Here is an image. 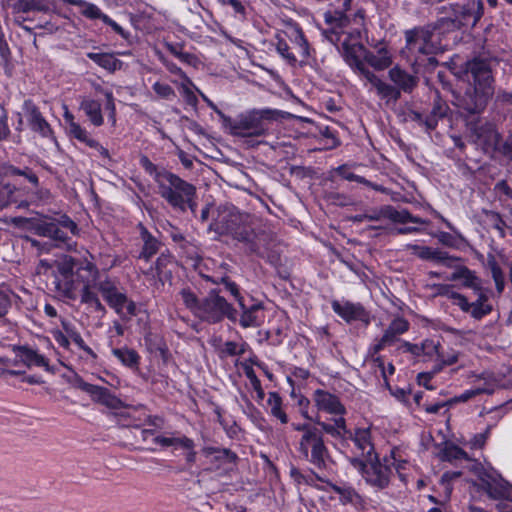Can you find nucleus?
<instances>
[{"instance_id": "37998d69", "label": "nucleus", "mask_w": 512, "mask_h": 512, "mask_svg": "<svg viewBox=\"0 0 512 512\" xmlns=\"http://www.w3.org/2000/svg\"><path fill=\"white\" fill-rule=\"evenodd\" d=\"M487 268L489 269L491 276L495 282L496 290L498 294H501L505 288V276L499 266L496 258L493 255L487 257Z\"/></svg>"}, {"instance_id": "0eeeda50", "label": "nucleus", "mask_w": 512, "mask_h": 512, "mask_svg": "<svg viewBox=\"0 0 512 512\" xmlns=\"http://www.w3.org/2000/svg\"><path fill=\"white\" fill-rule=\"evenodd\" d=\"M312 400L318 412L331 415V422L322 421L319 417L314 422L332 437H342L346 433V408L335 394L323 389L314 391Z\"/></svg>"}, {"instance_id": "58836bf2", "label": "nucleus", "mask_w": 512, "mask_h": 512, "mask_svg": "<svg viewBox=\"0 0 512 512\" xmlns=\"http://www.w3.org/2000/svg\"><path fill=\"white\" fill-rule=\"evenodd\" d=\"M485 379V387H472L470 389L465 390L458 396H455L451 401L452 402H466L471 398L480 395V394H492L497 387V381H495L492 377H484Z\"/></svg>"}, {"instance_id": "e2e57ef3", "label": "nucleus", "mask_w": 512, "mask_h": 512, "mask_svg": "<svg viewBox=\"0 0 512 512\" xmlns=\"http://www.w3.org/2000/svg\"><path fill=\"white\" fill-rule=\"evenodd\" d=\"M222 6H229L231 7L233 14L235 17H238L240 19L245 18V7L244 5L238 1V0H217Z\"/></svg>"}, {"instance_id": "a878e982", "label": "nucleus", "mask_w": 512, "mask_h": 512, "mask_svg": "<svg viewBox=\"0 0 512 512\" xmlns=\"http://www.w3.org/2000/svg\"><path fill=\"white\" fill-rule=\"evenodd\" d=\"M138 228L141 241L143 242L142 249L139 253V259L149 262L154 255L160 252L162 243L142 224H139Z\"/></svg>"}, {"instance_id": "0e129e2a", "label": "nucleus", "mask_w": 512, "mask_h": 512, "mask_svg": "<svg viewBox=\"0 0 512 512\" xmlns=\"http://www.w3.org/2000/svg\"><path fill=\"white\" fill-rule=\"evenodd\" d=\"M152 88L153 91L163 99H171L175 96L173 88L166 83L155 82Z\"/></svg>"}, {"instance_id": "7c9ffc66", "label": "nucleus", "mask_w": 512, "mask_h": 512, "mask_svg": "<svg viewBox=\"0 0 512 512\" xmlns=\"http://www.w3.org/2000/svg\"><path fill=\"white\" fill-rule=\"evenodd\" d=\"M352 441L359 454L363 457L361 460H368L374 456V446L371 442V432L368 428H360L355 431Z\"/></svg>"}, {"instance_id": "39448f33", "label": "nucleus", "mask_w": 512, "mask_h": 512, "mask_svg": "<svg viewBox=\"0 0 512 512\" xmlns=\"http://www.w3.org/2000/svg\"><path fill=\"white\" fill-rule=\"evenodd\" d=\"M74 268V259L62 255L54 260L41 259L36 266V273L51 277L55 291L63 297L73 299L77 287Z\"/></svg>"}, {"instance_id": "e433bc0d", "label": "nucleus", "mask_w": 512, "mask_h": 512, "mask_svg": "<svg viewBox=\"0 0 512 512\" xmlns=\"http://www.w3.org/2000/svg\"><path fill=\"white\" fill-rule=\"evenodd\" d=\"M63 117L67 124L69 136L89 146V143L90 141H93V138L90 136L88 131L79 123L75 122L74 116L68 110L65 111Z\"/></svg>"}, {"instance_id": "473e14b6", "label": "nucleus", "mask_w": 512, "mask_h": 512, "mask_svg": "<svg viewBox=\"0 0 512 512\" xmlns=\"http://www.w3.org/2000/svg\"><path fill=\"white\" fill-rule=\"evenodd\" d=\"M80 109L94 126L99 127L104 123L101 103L99 101L90 97H84L80 102Z\"/></svg>"}, {"instance_id": "c756f323", "label": "nucleus", "mask_w": 512, "mask_h": 512, "mask_svg": "<svg viewBox=\"0 0 512 512\" xmlns=\"http://www.w3.org/2000/svg\"><path fill=\"white\" fill-rule=\"evenodd\" d=\"M107 304L121 317H131L137 314L135 302L130 300L122 291H119L109 299Z\"/></svg>"}, {"instance_id": "cd10ccee", "label": "nucleus", "mask_w": 512, "mask_h": 512, "mask_svg": "<svg viewBox=\"0 0 512 512\" xmlns=\"http://www.w3.org/2000/svg\"><path fill=\"white\" fill-rule=\"evenodd\" d=\"M203 456L209 463L216 468H220L225 464H232L236 460V455L229 449L213 446H205L201 450Z\"/></svg>"}, {"instance_id": "f8f14e48", "label": "nucleus", "mask_w": 512, "mask_h": 512, "mask_svg": "<svg viewBox=\"0 0 512 512\" xmlns=\"http://www.w3.org/2000/svg\"><path fill=\"white\" fill-rule=\"evenodd\" d=\"M270 110H253L239 115L236 119H228L230 133L234 136H261L266 128L263 120L268 118Z\"/></svg>"}, {"instance_id": "603ef678", "label": "nucleus", "mask_w": 512, "mask_h": 512, "mask_svg": "<svg viewBox=\"0 0 512 512\" xmlns=\"http://www.w3.org/2000/svg\"><path fill=\"white\" fill-rule=\"evenodd\" d=\"M422 356L427 360L438 359L440 356V343L432 339H425L422 342Z\"/></svg>"}, {"instance_id": "b1692460", "label": "nucleus", "mask_w": 512, "mask_h": 512, "mask_svg": "<svg viewBox=\"0 0 512 512\" xmlns=\"http://www.w3.org/2000/svg\"><path fill=\"white\" fill-rule=\"evenodd\" d=\"M239 307L242 310L240 316V325L244 328L258 327L264 321L263 305L261 303H253L247 306L243 301H240Z\"/></svg>"}, {"instance_id": "c85d7f7f", "label": "nucleus", "mask_w": 512, "mask_h": 512, "mask_svg": "<svg viewBox=\"0 0 512 512\" xmlns=\"http://www.w3.org/2000/svg\"><path fill=\"white\" fill-rule=\"evenodd\" d=\"M289 40L292 44L297 48L298 53L301 57V64L308 63V60L312 56V49L303 34V31L298 27H291L287 32H285Z\"/></svg>"}, {"instance_id": "ddd939ff", "label": "nucleus", "mask_w": 512, "mask_h": 512, "mask_svg": "<svg viewBox=\"0 0 512 512\" xmlns=\"http://www.w3.org/2000/svg\"><path fill=\"white\" fill-rule=\"evenodd\" d=\"M219 293L220 290L216 289H212L209 292L202 300L196 317L209 323L220 322L225 317L233 318L234 309Z\"/></svg>"}, {"instance_id": "5fc2aeb1", "label": "nucleus", "mask_w": 512, "mask_h": 512, "mask_svg": "<svg viewBox=\"0 0 512 512\" xmlns=\"http://www.w3.org/2000/svg\"><path fill=\"white\" fill-rule=\"evenodd\" d=\"M460 476H461L460 471H453V472L447 471L441 476L440 485L442 486L444 493H445L444 502L450 498V495L452 493L451 482Z\"/></svg>"}, {"instance_id": "1a4fd4ad", "label": "nucleus", "mask_w": 512, "mask_h": 512, "mask_svg": "<svg viewBox=\"0 0 512 512\" xmlns=\"http://www.w3.org/2000/svg\"><path fill=\"white\" fill-rule=\"evenodd\" d=\"M453 17L441 18L437 21L445 32L461 27H474L483 15L481 0H470L465 4H451Z\"/></svg>"}, {"instance_id": "6e6d98bb", "label": "nucleus", "mask_w": 512, "mask_h": 512, "mask_svg": "<svg viewBox=\"0 0 512 512\" xmlns=\"http://www.w3.org/2000/svg\"><path fill=\"white\" fill-rule=\"evenodd\" d=\"M14 202V188L5 183L3 180L0 181V209H3Z\"/></svg>"}, {"instance_id": "f03ea898", "label": "nucleus", "mask_w": 512, "mask_h": 512, "mask_svg": "<svg viewBox=\"0 0 512 512\" xmlns=\"http://www.w3.org/2000/svg\"><path fill=\"white\" fill-rule=\"evenodd\" d=\"M140 165L154 180L159 195L174 209L185 211L187 208L195 211L194 201L196 188L176 174L158 167L147 156L140 158Z\"/></svg>"}, {"instance_id": "864d4df0", "label": "nucleus", "mask_w": 512, "mask_h": 512, "mask_svg": "<svg viewBox=\"0 0 512 512\" xmlns=\"http://www.w3.org/2000/svg\"><path fill=\"white\" fill-rule=\"evenodd\" d=\"M83 288L81 291V302L85 304H92L98 297V294L95 292L97 288L94 286V282L89 279H82Z\"/></svg>"}, {"instance_id": "bb28decb", "label": "nucleus", "mask_w": 512, "mask_h": 512, "mask_svg": "<svg viewBox=\"0 0 512 512\" xmlns=\"http://www.w3.org/2000/svg\"><path fill=\"white\" fill-rule=\"evenodd\" d=\"M173 263L174 257L172 254L168 250L161 251L154 265H151L144 274L153 279L162 281L164 278L171 276V271L168 268L173 265Z\"/></svg>"}, {"instance_id": "8fccbe9b", "label": "nucleus", "mask_w": 512, "mask_h": 512, "mask_svg": "<svg viewBox=\"0 0 512 512\" xmlns=\"http://www.w3.org/2000/svg\"><path fill=\"white\" fill-rule=\"evenodd\" d=\"M276 51L277 53L291 66H295L297 63L296 56L290 51V47L287 41L281 37L276 38Z\"/></svg>"}, {"instance_id": "423d86ee", "label": "nucleus", "mask_w": 512, "mask_h": 512, "mask_svg": "<svg viewBox=\"0 0 512 512\" xmlns=\"http://www.w3.org/2000/svg\"><path fill=\"white\" fill-rule=\"evenodd\" d=\"M237 220L236 215H223L213 225L219 233L231 234L236 241L242 244L246 253L265 257L269 249L268 235L264 232L256 233L244 226H237Z\"/></svg>"}, {"instance_id": "aec40b11", "label": "nucleus", "mask_w": 512, "mask_h": 512, "mask_svg": "<svg viewBox=\"0 0 512 512\" xmlns=\"http://www.w3.org/2000/svg\"><path fill=\"white\" fill-rule=\"evenodd\" d=\"M333 311L347 323L359 321L368 325L370 323V314L360 303H354L347 300H333L331 302Z\"/></svg>"}, {"instance_id": "2f4dec72", "label": "nucleus", "mask_w": 512, "mask_h": 512, "mask_svg": "<svg viewBox=\"0 0 512 512\" xmlns=\"http://www.w3.org/2000/svg\"><path fill=\"white\" fill-rule=\"evenodd\" d=\"M389 78L395 84L394 87L406 93L411 92L418 82L416 76L406 72L399 66H394L390 69Z\"/></svg>"}, {"instance_id": "9b49d317", "label": "nucleus", "mask_w": 512, "mask_h": 512, "mask_svg": "<svg viewBox=\"0 0 512 512\" xmlns=\"http://www.w3.org/2000/svg\"><path fill=\"white\" fill-rule=\"evenodd\" d=\"M323 432L322 429H318L304 438H299L297 445L300 457L319 469L325 468L330 459Z\"/></svg>"}, {"instance_id": "ea45409f", "label": "nucleus", "mask_w": 512, "mask_h": 512, "mask_svg": "<svg viewBox=\"0 0 512 512\" xmlns=\"http://www.w3.org/2000/svg\"><path fill=\"white\" fill-rule=\"evenodd\" d=\"M112 354L123 366L138 370L141 357L134 349L128 347L113 348Z\"/></svg>"}, {"instance_id": "c9c22d12", "label": "nucleus", "mask_w": 512, "mask_h": 512, "mask_svg": "<svg viewBox=\"0 0 512 512\" xmlns=\"http://www.w3.org/2000/svg\"><path fill=\"white\" fill-rule=\"evenodd\" d=\"M408 249L412 250L415 255L424 260H434L438 263L448 264L452 258L446 253L438 249H432L426 246H418L409 244Z\"/></svg>"}, {"instance_id": "4be33fe9", "label": "nucleus", "mask_w": 512, "mask_h": 512, "mask_svg": "<svg viewBox=\"0 0 512 512\" xmlns=\"http://www.w3.org/2000/svg\"><path fill=\"white\" fill-rule=\"evenodd\" d=\"M13 351L16 355L15 364L19 361L27 368L36 366L48 369L49 367V360L28 345H15Z\"/></svg>"}, {"instance_id": "dca6fc26", "label": "nucleus", "mask_w": 512, "mask_h": 512, "mask_svg": "<svg viewBox=\"0 0 512 512\" xmlns=\"http://www.w3.org/2000/svg\"><path fill=\"white\" fill-rule=\"evenodd\" d=\"M469 137L471 141L485 153L493 152L499 145L500 136L490 123H469Z\"/></svg>"}, {"instance_id": "f257e3e1", "label": "nucleus", "mask_w": 512, "mask_h": 512, "mask_svg": "<svg viewBox=\"0 0 512 512\" xmlns=\"http://www.w3.org/2000/svg\"><path fill=\"white\" fill-rule=\"evenodd\" d=\"M365 13L358 9L353 15V26L344 32L338 44L346 63L358 73L362 79L365 72H371L366 64L375 70H384L392 64V55L385 46H379L374 51H367L362 43L366 30L364 27Z\"/></svg>"}, {"instance_id": "79ce46f5", "label": "nucleus", "mask_w": 512, "mask_h": 512, "mask_svg": "<svg viewBox=\"0 0 512 512\" xmlns=\"http://www.w3.org/2000/svg\"><path fill=\"white\" fill-rule=\"evenodd\" d=\"M436 216L445 223V225L454 232V234H450V233H447V232H440L437 234V238L439 240L440 243H442L443 245H446L448 247H456L459 243V241H463L464 238L463 236L461 235V233H459L458 231L455 230V228L453 227V225L447 220L445 219L443 216H441L440 214H436Z\"/></svg>"}, {"instance_id": "4c0bfd02", "label": "nucleus", "mask_w": 512, "mask_h": 512, "mask_svg": "<svg viewBox=\"0 0 512 512\" xmlns=\"http://www.w3.org/2000/svg\"><path fill=\"white\" fill-rule=\"evenodd\" d=\"M268 413L281 424H287L288 415L284 409L281 396L277 392H269L267 399Z\"/></svg>"}, {"instance_id": "a211bd4d", "label": "nucleus", "mask_w": 512, "mask_h": 512, "mask_svg": "<svg viewBox=\"0 0 512 512\" xmlns=\"http://www.w3.org/2000/svg\"><path fill=\"white\" fill-rule=\"evenodd\" d=\"M65 3L77 6L82 16L89 20H101L106 25L110 26L112 30L120 35L123 39H128L130 34L125 31L118 23H116L107 14L103 13L102 10L94 3L87 2L85 0H62Z\"/></svg>"}, {"instance_id": "7ed1b4c3", "label": "nucleus", "mask_w": 512, "mask_h": 512, "mask_svg": "<svg viewBox=\"0 0 512 512\" xmlns=\"http://www.w3.org/2000/svg\"><path fill=\"white\" fill-rule=\"evenodd\" d=\"M465 76L469 87L455 97V105L468 115L480 114L494 92L490 68L483 60H473L467 63Z\"/></svg>"}, {"instance_id": "a19ab883", "label": "nucleus", "mask_w": 512, "mask_h": 512, "mask_svg": "<svg viewBox=\"0 0 512 512\" xmlns=\"http://www.w3.org/2000/svg\"><path fill=\"white\" fill-rule=\"evenodd\" d=\"M87 57L100 67L110 72L119 70L122 67V61H120L114 55L109 53L89 52L87 53Z\"/></svg>"}, {"instance_id": "3c124183", "label": "nucleus", "mask_w": 512, "mask_h": 512, "mask_svg": "<svg viewBox=\"0 0 512 512\" xmlns=\"http://www.w3.org/2000/svg\"><path fill=\"white\" fill-rule=\"evenodd\" d=\"M164 64H165V67L167 68V70L170 73L175 74V75L179 76L182 79V82L180 83V87L183 89V91L185 93H188L189 92V88L191 86H194V84L191 81V79L175 63H173V62H165Z\"/></svg>"}, {"instance_id": "de8ad7c7", "label": "nucleus", "mask_w": 512, "mask_h": 512, "mask_svg": "<svg viewBox=\"0 0 512 512\" xmlns=\"http://www.w3.org/2000/svg\"><path fill=\"white\" fill-rule=\"evenodd\" d=\"M93 259L94 258L92 254L88 251H85V255L83 257V260L79 264L78 270L86 271L89 274V277L87 279L95 283L102 277H100L99 269L93 262Z\"/></svg>"}, {"instance_id": "9d476101", "label": "nucleus", "mask_w": 512, "mask_h": 512, "mask_svg": "<svg viewBox=\"0 0 512 512\" xmlns=\"http://www.w3.org/2000/svg\"><path fill=\"white\" fill-rule=\"evenodd\" d=\"M452 279L462 280L463 286L472 289L476 295V299L470 302L471 317L479 320L492 311V306L488 302L487 291L482 287L481 280L476 276L475 272L463 267L453 273Z\"/></svg>"}, {"instance_id": "052dcab7", "label": "nucleus", "mask_w": 512, "mask_h": 512, "mask_svg": "<svg viewBox=\"0 0 512 512\" xmlns=\"http://www.w3.org/2000/svg\"><path fill=\"white\" fill-rule=\"evenodd\" d=\"M69 337L72 338L73 342L81 349L83 350L88 356H90L92 359H96L97 355L96 353L88 346L86 345L85 341L81 337V335L73 330H67Z\"/></svg>"}, {"instance_id": "6ab92c4d", "label": "nucleus", "mask_w": 512, "mask_h": 512, "mask_svg": "<svg viewBox=\"0 0 512 512\" xmlns=\"http://www.w3.org/2000/svg\"><path fill=\"white\" fill-rule=\"evenodd\" d=\"M78 388L89 394L93 402L101 404L110 410H119L126 407L125 403L120 398L103 386L79 380Z\"/></svg>"}, {"instance_id": "6e6552de", "label": "nucleus", "mask_w": 512, "mask_h": 512, "mask_svg": "<svg viewBox=\"0 0 512 512\" xmlns=\"http://www.w3.org/2000/svg\"><path fill=\"white\" fill-rule=\"evenodd\" d=\"M353 466L359 471L365 483L375 491L386 489L392 479L393 470L389 465L388 457L380 461L377 456L368 460L355 458Z\"/></svg>"}, {"instance_id": "338daca9", "label": "nucleus", "mask_w": 512, "mask_h": 512, "mask_svg": "<svg viewBox=\"0 0 512 512\" xmlns=\"http://www.w3.org/2000/svg\"><path fill=\"white\" fill-rule=\"evenodd\" d=\"M336 172H337L338 175H340L342 178H344V179H346L348 181H355V182L363 183V184H367L368 183V181L364 177L352 173L344 165L343 166H339L336 169Z\"/></svg>"}, {"instance_id": "2eb2a0df", "label": "nucleus", "mask_w": 512, "mask_h": 512, "mask_svg": "<svg viewBox=\"0 0 512 512\" xmlns=\"http://www.w3.org/2000/svg\"><path fill=\"white\" fill-rule=\"evenodd\" d=\"M22 110L25 122L33 133L38 134L42 138L56 142V137L51 125L32 100H25L22 105Z\"/></svg>"}, {"instance_id": "c03bdc74", "label": "nucleus", "mask_w": 512, "mask_h": 512, "mask_svg": "<svg viewBox=\"0 0 512 512\" xmlns=\"http://www.w3.org/2000/svg\"><path fill=\"white\" fill-rule=\"evenodd\" d=\"M179 297L185 307L196 316L202 302L197 294L190 287H184L179 291Z\"/></svg>"}, {"instance_id": "49530a36", "label": "nucleus", "mask_w": 512, "mask_h": 512, "mask_svg": "<svg viewBox=\"0 0 512 512\" xmlns=\"http://www.w3.org/2000/svg\"><path fill=\"white\" fill-rule=\"evenodd\" d=\"M94 286L101 293L103 299L106 302L120 291L115 281L108 276L99 279L97 282H95Z\"/></svg>"}, {"instance_id": "5701e85b", "label": "nucleus", "mask_w": 512, "mask_h": 512, "mask_svg": "<svg viewBox=\"0 0 512 512\" xmlns=\"http://www.w3.org/2000/svg\"><path fill=\"white\" fill-rule=\"evenodd\" d=\"M331 490L339 496V501L343 505H352L357 510H363L366 507V501L354 487L349 484H331Z\"/></svg>"}, {"instance_id": "412c9836", "label": "nucleus", "mask_w": 512, "mask_h": 512, "mask_svg": "<svg viewBox=\"0 0 512 512\" xmlns=\"http://www.w3.org/2000/svg\"><path fill=\"white\" fill-rule=\"evenodd\" d=\"M369 220H378L380 218H386L395 223H416V224H427L428 221L420 217L413 216L407 210H397L393 206L382 207L377 214H371L365 216Z\"/></svg>"}, {"instance_id": "bf43d9fd", "label": "nucleus", "mask_w": 512, "mask_h": 512, "mask_svg": "<svg viewBox=\"0 0 512 512\" xmlns=\"http://www.w3.org/2000/svg\"><path fill=\"white\" fill-rule=\"evenodd\" d=\"M414 120H416L420 125H423L427 131H431L436 128L440 118L431 112L426 116H423L420 113H415Z\"/></svg>"}, {"instance_id": "09e8293b", "label": "nucleus", "mask_w": 512, "mask_h": 512, "mask_svg": "<svg viewBox=\"0 0 512 512\" xmlns=\"http://www.w3.org/2000/svg\"><path fill=\"white\" fill-rule=\"evenodd\" d=\"M207 280L215 283V284H223L225 287V290L228 291L238 302L243 301L244 298L241 296L239 292L238 285L230 281L227 276H221V277H215V276H207Z\"/></svg>"}, {"instance_id": "774afa93", "label": "nucleus", "mask_w": 512, "mask_h": 512, "mask_svg": "<svg viewBox=\"0 0 512 512\" xmlns=\"http://www.w3.org/2000/svg\"><path fill=\"white\" fill-rule=\"evenodd\" d=\"M171 446L180 449H191L195 447L194 441L186 436L175 437L172 436Z\"/></svg>"}, {"instance_id": "680f3d73", "label": "nucleus", "mask_w": 512, "mask_h": 512, "mask_svg": "<svg viewBox=\"0 0 512 512\" xmlns=\"http://www.w3.org/2000/svg\"><path fill=\"white\" fill-rule=\"evenodd\" d=\"M459 353L454 350H449L447 352L440 351V356H438L437 363L435 365H441L442 368L444 366H450L458 362Z\"/></svg>"}, {"instance_id": "4d7b16f0", "label": "nucleus", "mask_w": 512, "mask_h": 512, "mask_svg": "<svg viewBox=\"0 0 512 512\" xmlns=\"http://www.w3.org/2000/svg\"><path fill=\"white\" fill-rule=\"evenodd\" d=\"M388 460L390 467H394L400 481L406 485L408 483V475L405 473V471L407 470L409 463L406 460H397L394 455L388 458Z\"/></svg>"}, {"instance_id": "69168bd1", "label": "nucleus", "mask_w": 512, "mask_h": 512, "mask_svg": "<svg viewBox=\"0 0 512 512\" xmlns=\"http://www.w3.org/2000/svg\"><path fill=\"white\" fill-rule=\"evenodd\" d=\"M422 343L421 344H413L407 341H402L398 347V350L403 353H409L414 357L422 356Z\"/></svg>"}, {"instance_id": "20e7f679", "label": "nucleus", "mask_w": 512, "mask_h": 512, "mask_svg": "<svg viewBox=\"0 0 512 512\" xmlns=\"http://www.w3.org/2000/svg\"><path fill=\"white\" fill-rule=\"evenodd\" d=\"M443 34L444 31L438 23L406 31V45L401 50L402 56L412 67L421 66L426 60L432 63L433 55L443 52L447 47L442 42Z\"/></svg>"}, {"instance_id": "f704fd0d", "label": "nucleus", "mask_w": 512, "mask_h": 512, "mask_svg": "<svg viewBox=\"0 0 512 512\" xmlns=\"http://www.w3.org/2000/svg\"><path fill=\"white\" fill-rule=\"evenodd\" d=\"M437 292L436 294L439 296H444L452 301L453 305L458 306L463 312L468 313L471 315V306L468 299L456 292L451 285H439L436 288Z\"/></svg>"}, {"instance_id": "13d9d810", "label": "nucleus", "mask_w": 512, "mask_h": 512, "mask_svg": "<svg viewBox=\"0 0 512 512\" xmlns=\"http://www.w3.org/2000/svg\"><path fill=\"white\" fill-rule=\"evenodd\" d=\"M442 370L441 365H434L431 371L419 373L417 376L418 384L428 390H433L434 386L430 384L433 377Z\"/></svg>"}, {"instance_id": "4468645a", "label": "nucleus", "mask_w": 512, "mask_h": 512, "mask_svg": "<svg viewBox=\"0 0 512 512\" xmlns=\"http://www.w3.org/2000/svg\"><path fill=\"white\" fill-rule=\"evenodd\" d=\"M478 476L482 488L493 499H506L510 503L499 507V512H512V485L493 470L479 469Z\"/></svg>"}, {"instance_id": "72a5a7b5", "label": "nucleus", "mask_w": 512, "mask_h": 512, "mask_svg": "<svg viewBox=\"0 0 512 512\" xmlns=\"http://www.w3.org/2000/svg\"><path fill=\"white\" fill-rule=\"evenodd\" d=\"M13 8L14 11L22 13L30 11L48 12L51 9L57 12L54 0H17Z\"/></svg>"}, {"instance_id": "f3484780", "label": "nucleus", "mask_w": 512, "mask_h": 512, "mask_svg": "<svg viewBox=\"0 0 512 512\" xmlns=\"http://www.w3.org/2000/svg\"><path fill=\"white\" fill-rule=\"evenodd\" d=\"M410 328L408 320L401 316H396L384 330L383 335L376 339L369 347L371 356L377 355L387 346H391L399 341V336L406 333Z\"/></svg>"}, {"instance_id": "393cba45", "label": "nucleus", "mask_w": 512, "mask_h": 512, "mask_svg": "<svg viewBox=\"0 0 512 512\" xmlns=\"http://www.w3.org/2000/svg\"><path fill=\"white\" fill-rule=\"evenodd\" d=\"M363 80L365 85H371V88L375 89L377 95L382 99L396 101L400 97V91L396 87L382 81L373 72H365Z\"/></svg>"}, {"instance_id": "a18cd8bd", "label": "nucleus", "mask_w": 512, "mask_h": 512, "mask_svg": "<svg viewBox=\"0 0 512 512\" xmlns=\"http://www.w3.org/2000/svg\"><path fill=\"white\" fill-rule=\"evenodd\" d=\"M439 458L442 461L454 462L467 459V453L453 443H446L439 452Z\"/></svg>"}]
</instances>
